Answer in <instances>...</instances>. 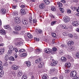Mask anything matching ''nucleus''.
Returning <instances> with one entry per match:
<instances>
[{"label":"nucleus","mask_w":79,"mask_h":79,"mask_svg":"<svg viewBox=\"0 0 79 79\" xmlns=\"http://www.w3.org/2000/svg\"><path fill=\"white\" fill-rule=\"evenodd\" d=\"M14 40L16 41L15 43V45L16 46L19 47L20 45H22L23 44V42H22L23 40L20 38H15Z\"/></svg>","instance_id":"1"},{"label":"nucleus","mask_w":79,"mask_h":79,"mask_svg":"<svg viewBox=\"0 0 79 79\" xmlns=\"http://www.w3.org/2000/svg\"><path fill=\"white\" fill-rule=\"evenodd\" d=\"M20 18L19 17H16L14 19V22L16 24H19L21 23V21L19 20Z\"/></svg>","instance_id":"2"},{"label":"nucleus","mask_w":79,"mask_h":79,"mask_svg":"<svg viewBox=\"0 0 79 79\" xmlns=\"http://www.w3.org/2000/svg\"><path fill=\"white\" fill-rule=\"evenodd\" d=\"M77 74V72L76 71H73L71 72L70 74L71 77H74L76 76Z\"/></svg>","instance_id":"3"},{"label":"nucleus","mask_w":79,"mask_h":79,"mask_svg":"<svg viewBox=\"0 0 79 79\" xmlns=\"http://www.w3.org/2000/svg\"><path fill=\"white\" fill-rule=\"evenodd\" d=\"M3 69V66L0 65V77H2V75L4 74V72L2 70Z\"/></svg>","instance_id":"4"},{"label":"nucleus","mask_w":79,"mask_h":79,"mask_svg":"<svg viewBox=\"0 0 79 79\" xmlns=\"http://www.w3.org/2000/svg\"><path fill=\"white\" fill-rule=\"evenodd\" d=\"M63 19L64 23H68V22H69V21H70V19H69V17L67 16L64 17Z\"/></svg>","instance_id":"5"},{"label":"nucleus","mask_w":79,"mask_h":79,"mask_svg":"<svg viewBox=\"0 0 79 79\" xmlns=\"http://www.w3.org/2000/svg\"><path fill=\"white\" fill-rule=\"evenodd\" d=\"M14 29L16 31H21V27L20 26H15Z\"/></svg>","instance_id":"6"},{"label":"nucleus","mask_w":79,"mask_h":79,"mask_svg":"<svg viewBox=\"0 0 79 79\" xmlns=\"http://www.w3.org/2000/svg\"><path fill=\"white\" fill-rule=\"evenodd\" d=\"M22 22L23 24L24 25H27V26H28L29 25V21L28 20H22Z\"/></svg>","instance_id":"7"},{"label":"nucleus","mask_w":79,"mask_h":79,"mask_svg":"<svg viewBox=\"0 0 79 79\" xmlns=\"http://www.w3.org/2000/svg\"><path fill=\"white\" fill-rule=\"evenodd\" d=\"M57 63L58 61L56 60H53L51 63V65L52 67L55 66H56V65L57 64Z\"/></svg>","instance_id":"8"},{"label":"nucleus","mask_w":79,"mask_h":79,"mask_svg":"<svg viewBox=\"0 0 79 79\" xmlns=\"http://www.w3.org/2000/svg\"><path fill=\"white\" fill-rule=\"evenodd\" d=\"M11 68L12 69H14V70H17L18 68H19V66L16 65H12L11 66Z\"/></svg>","instance_id":"9"},{"label":"nucleus","mask_w":79,"mask_h":79,"mask_svg":"<svg viewBox=\"0 0 79 79\" xmlns=\"http://www.w3.org/2000/svg\"><path fill=\"white\" fill-rule=\"evenodd\" d=\"M72 24L73 26H77L79 25V22L77 21L73 22Z\"/></svg>","instance_id":"10"},{"label":"nucleus","mask_w":79,"mask_h":79,"mask_svg":"<svg viewBox=\"0 0 79 79\" xmlns=\"http://www.w3.org/2000/svg\"><path fill=\"white\" fill-rule=\"evenodd\" d=\"M44 63L41 62L39 64L38 67V68H42L44 66Z\"/></svg>","instance_id":"11"},{"label":"nucleus","mask_w":79,"mask_h":79,"mask_svg":"<svg viewBox=\"0 0 79 79\" xmlns=\"http://www.w3.org/2000/svg\"><path fill=\"white\" fill-rule=\"evenodd\" d=\"M6 13V9H2L0 11V13L2 15H4Z\"/></svg>","instance_id":"12"},{"label":"nucleus","mask_w":79,"mask_h":79,"mask_svg":"<svg viewBox=\"0 0 79 79\" xmlns=\"http://www.w3.org/2000/svg\"><path fill=\"white\" fill-rule=\"evenodd\" d=\"M74 44V41H68L67 43V45L69 46H71V45H73Z\"/></svg>","instance_id":"13"},{"label":"nucleus","mask_w":79,"mask_h":79,"mask_svg":"<svg viewBox=\"0 0 79 79\" xmlns=\"http://www.w3.org/2000/svg\"><path fill=\"white\" fill-rule=\"evenodd\" d=\"M45 52L47 53H51L52 52V49H50L49 48H47L46 49H45Z\"/></svg>","instance_id":"14"},{"label":"nucleus","mask_w":79,"mask_h":79,"mask_svg":"<svg viewBox=\"0 0 79 79\" xmlns=\"http://www.w3.org/2000/svg\"><path fill=\"white\" fill-rule=\"evenodd\" d=\"M5 51V48H3L0 49V55H3L4 53V52Z\"/></svg>","instance_id":"15"},{"label":"nucleus","mask_w":79,"mask_h":79,"mask_svg":"<svg viewBox=\"0 0 79 79\" xmlns=\"http://www.w3.org/2000/svg\"><path fill=\"white\" fill-rule=\"evenodd\" d=\"M60 61L62 62H65L67 61V59L65 57H62L61 58Z\"/></svg>","instance_id":"16"},{"label":"nucleus","mask_w":79,"mask_h":79,"mask_svg":"<svg viewBox=\"0 0 79 79\" xmlns=\"http://www.w3.org/2000/svg\"><path fill=\"white\" fill-rule=\"evenodd\" d=\"M45 5L44 3H41L39 5V8L40 9L43 10L45 8Z\"/></svg>","instance_id":"17"},{"label":"nucleus","mask_w":79,"mask_h":79,"mask_svg":"<svg viewBox=\"0 0 79 79\" xmlns=\"http://www.w3.org/2000/svg\"><path fill=\"white\" fill-rule=\"evenodd\" d=\"M42 60V59L41 58H39L35 61V63L36 64H38V63H40L41 62V61Z\"/></svg>","instance_id":"18"},{"label":"nucleus","mask_w":79,"mask_h":79,"mask_svg":"<svg viewBox=\"0 0 79 79\" xmlns=\"http://www.w3.org/2000/svg\"><path fill=\"white\" fill-rule=\"evenodd\" d=\"M60 27L62 29H68V27H67L66 25H60Z\"/></svg>","instance_id":"19"},{"label":"nucleus","mask_w":79,"mask_h":79,"mask_svg":"<svg viewBox=\"0 0 79 79\" xmlns=\"http://www.w3.org/2000/svg\"><path fill=\"white\" fill-rule=\"evenodd\" d=\"M36 32L38 33V34H42V30L39 28H36Z\"/></svg>","instance_id":"20"},{"label":"nucleus","mask_w":79,"mask_h":79,"mask_svg":"<svg viewBox=\"0 0 79 79\" xmlns=\"http://www.w3.org/2000/svg\"><path fill=\"white\" fill-rule=\"evenodd\" d=\"M26 64L27 66L28 67H30L31 66V62L30 61H28L26 62Z\"/></svg>","instance_id":"21"},{"label":"nucleus","mask_w":79,"mask_h":79,"mask_svg":"<svg viewBox=\"0 0 79 79\" xmlns=\"http://www.w3.org/2000/svg\"><path fill=\"white\" fill-rule=\"evenodd\" d=\"M5 33H6V31H5V30L2 29L0 30V34H1V35H5Z\"/></svg>","instance_id":"22"},{"label":"nucleus","mask_w":79,"mask_h":79,"mask_svg":"<svg viewBox=\"0 0 79 79\" xmlns=\"http://www.w3.org/2000/svg\"><path fill=\"white\" fill-rule=\"evenodd\" d=\"M12 15L14 16H16L18 15V12L17 11H14L12 13Z\"/></svg>","instance_id":"23"},{"label":"nucleus","mask_w":79,"mask_h":79,"mask_svg":"<svg viewBox=\"0 0 79 79\" xmlns=\"http://www.w3.org/2000/svg\"><path fill=\"white\" fill-rule=\"evenodd\" d=\"M55 71V68H52L50 69L49 72V74H52V73H53Z\"/></svg>","instance_id":"24"},{"label":"nucleus","mask_w":79,"mask_h":79,"mask_svg":"<svg viewBox=\"0 0 79 79\" xmlns=\"http://www.w3.org/2000/svg\"><path fill=\"white\" fill-rule=\"evenodd\" d=\"M21 15H24L26 14V11L25 10L23 9H22L21 10Z\"/></svg>","instance_id":"25"},{"label":"nucleus","mask_w":79,"mask_h":79,"mask_svg":"<svg viewBox=\"0 0 79 79\" xmlns=\"http://www.w3.org/2000/svg\"><path fill=\"white\" fill-rule=\"evenodd\" d=\"M8 48L10 50H11L14 51V49L15 48V47H13L12 45H9Z\"/></svg>","instance_id":"26"},{"label":"nucleus","mask_w":79,"mask_h":79,"mask_svg":"<svg viewBox=\"0 0 79 79\" xmlns=\"http://www.w3.org/2000/svg\"><path fill=\"white\" fill-rule=\"evenodd\" d=\"M48 75L46 74H44L42 76L43 79H47Z\"/></svg>","instance_id":"27"},{"label":"nucleus","mask_w":79,"mask_h":79,"mask_svg":"<svg viewBox=\"0 0 79 79\" xmlns=\"http://www.w3.org/2000/svg\"><path fill=\"white\" fill-rule=\"evenodd\" d=\"M22 75H23V73L21 72V71H19L18 72L17 76H18V77H21Z\"/></svg>","instance_id":"28"},{"label":"nucleus","mask_w":79,"mask_h":79,"mask_svg":"<svg viewBox=\"0 0 79 79\" xmlns=\"http://www.w3.org/2000/svg\"><path fill=\"white\" fill-rule=\"evenodd\" d=\"M67 68H69L71 67V63L69 62H68L65 64Z\"/></svg>","instance_id":"29"},{"label":"nucleus","mask_w":79,"mask_h":79,"mask_svg":"<svg viewBox=\"0 0 79 79\" xmlns=\"http://www.w3.org/2000/svg\"><path fill=\"white\" fill-rule=\"evenodd\" d=\"M74 49V47H72L71 48H70L68 49V50L69 51V52H71V51H73Z\"/></svg>","instance_id":"30"},{"label":"nucleus","mask_w":79,"mask_h":79,"mask_svg":"<svg viewBox=\"0 0 79 79\" xmlns=\"http://www.w3.org/2000/svg\"><path fill=\"white\" fill-rule=\"evenodd\" d=\"M27 36L30 39H32V35H31V34L30 33H28L27 34Z\"/></svg>","instance_id":"31"},{"label":"nucleus","mask_w":79,"mask_h":79,"mask_svg":"<svg viewBox=\"0 0 79 79\" xmlns=\"http://www.w3.org/2000/svg\"><path fill=\"white\" fill-rule=\"evenodd\" d=\"M9 59V57H8V55L6 54L5 56V60H6V61H8Z\"/></svg>","instance_id":"32"},{"label":"nucleus","mask_w":79,"mask_h":79,"mask_svg":"<svg viewBox=\"0 0 79 79\" xmlns=\"http://www.w3.org/2000/svg\"><path fill=\"white\" fill-rule=\"evenodd\" d=\"M4 28L5 29H8L10 28V26L8 25H5L4 26Z\"/></svg>","instance_id":"33"},{"label":"nucleus","mask_w":79,"mask_h":79,"mask_svg":"<svg viewBox=\"0 0 79 79\" xmlns=\"http://www.w3.org/2000/svg\"><path fill=\"white\" fill-rule=\"evenodd\" d=\"M36 52L37 53V54H39V53H40V52H42V50H40L39 49H37L36 50Z\"/></svg>","instance_id":"34"},{"label":"nucleus","mask_w":79,"mask_h":79,"mask_svg":"<svg viewBox=\"0 0 79 79\" xmlns=\"http://www.w3.org/2000/svg\"><path fill=\"white\" fill-rule=\"evenodd\" d=\"M44 3H45L46 5H48L50 3V2L48 0H44Z\"/></svg>","instance_id":"35"},{"label":"nucleus","mask_w":79,"mask_h":79,"mask_svg":"<svg viewBox=\"0 0 79 79\" xmlns=\"http://www.w3.org/2000/svg\"><path fill=\"white\" fill-rule=\"evenodd\" d=\"M9 60L10 61H15V58L13 56H10L9 57Z\"/></svg>","instance_id":"36"},{"label":"nucleus","mask_w":79,"mask_h":79,"mask_svg":"<svg viewBox=\"0 0 79 79\" xmlns=\"http://www.w3.org/2000/svg\"><path fill=\"white\" fill-rule=\"evenodd\" d=\"M75 56L77 58H79V52H77L75 54Z\"/></svg>","instance_id":"37"},{"label":"nucleus","mask_w":79,"mask_h":79,"mask_svg":"<svg viewBox=\"0 0 79 79\" xmlns=\"http://www.w3.org/2000/svg\"><path fill=\"white\" fill-rule=\"evenodd\" d=\"M27 55V54L23 53L20 56H21V57H24V56H26Z\"/></svg>","instance_id":"38"},{"label":"nucleus","mask_w":79,"mask_h":79,"mask_svg":"<svg viewBox=\"0 0 79 79\" xmlns=\"http://www.w3.org/2000/svg\"><path fill=\"white\" fill-rule=\"evenodd\" d=\"M51 10L52 11H56V9H55V7L54 6L52 7Z\"/></svg>","instance_id":"39"},{"label":"nucleus","mask_w":79,"mask_h":79,"mask_svg":"<svg viewBox=\"0 0 79 79\" xmlns=\"http://www.w3.org/2000/svg\"><path fill=\"white\" fill-rule=\"evenodd\" d=\"M52 50L53 52H55L57 50V49L55 47H54L52 48Z\"/></svg>","instance_id":"40"},{"label":"nucleus","mask_w":79,"mask_h":79,"mask_svg":"<svg viewBox=\"0 0 79 79\" xmlns=\"http://www.w3.org/2000/svg\"><path fill=\"white\" fill-rule=\"evenodd\" d=\"M22 79H27V76L26 75H24L22 76Z\"/></svg>","instance_id":"41"},{"label":"nucleus","mask_w":79,"mask_h":79,"mask_svg":"<svg viewBox=\"0 0 79 79\" xmlns=\"http://www.w3.org/2000/svg\"><path fill=\"white\" fill-rule=\"evenodd\" d=\"M59 53L60 55H63V51L62 50H60L59 51Z\"/></svg>","instance_id":"42"},{"label":"nucleus","mask_w":79,"mask_h":79,"mask_svg":"<svg viewBox=\"0 0 79 79\" xmlns=\"http://www.w3.org/2000/svg\"><path fill=\"white\" fill-rule=\"evenodd\" d=\"M66 56L67 57L68 59H72V58L71 57V56L69 55H66Z\"/></svg>","instance_id":"43"},{"label":"nucleus","mask_w":79,"mask_h":79,"mask_svg":"<svg viewBox=\"0 0 79 79\" xmlns=\"http://www.w3.org/2000/svg\"><path fill=\"white\" fill-rule=\"evenodd\" d=\"M12 51H12L11 50H9L8 52V54H9V55H11V54L12 53Z\"/></svg>","instance_id":"44"},{"label":"nucleus","mask_w":79,"mask_h":79,"mask_svg":"<svg viewBox=\"0 0 79 79\" xmlns=\"http://www.w3.org/2000/svg\"><path fill=\"white\" fill-rule=\"evenodd\" d=\"M67 13L68 14H69L70 13H71V10L69 9H67Z\"/></svg>","instance_id":"45"},{"label":"nucleus","mask_w":79,"mask_h":79,"mask_svg":"<svg viewBox=\"0 0 79 79\" xmlns=\"http://www.w3.org/2000/svg\"><path fill=\"white\" fill-rule=\"evenodd\" d=\"M68 36L69 37H70V38H73V34H71V33L69 34H68Z\"/></svg>","instance_id":"46"},{"label":"nucleus","mask_w":79,"mask_h":79,"mask_svg":"<svg viewBox=\"0 0 79 79\" xmlns=\"http://www.w3.org/2000/svg\"><path fill=\"white\" fill-rule=\"evenodd\" d=\"M29 19L30 23H32V17H30L29 18Z\"/></svg>","instance_id":"47"},{"label":"nucleus","mask_w":79,"mask_h":79,"mask_svg":"<svg viewBox=\"0 0 79 79\" xmlns=\"http://www.w3.org/2000/svg\"><path fill=\"white\" fill-rule=\"evenodd\" d=\"M64 72L65 73H69L70 72V70L69 69H66L65 70Z\"/></svg>","instance_id":"48"},{"label":"nucleus","mask_w":79,"mask_h":79,"mask_svg":"<svg viewBox=\"0 0 79 79\" xmlns=\"http://www.w3.org/2000/svg\"><path fill=\"white\" fill-rule=\"evenodd\" d=\"M56 22V21H54L52 22L51 24L52 26H54V25H55Z\"/></svg>","instance_id":"49"},{"label":"nucleus","mask_w":79,"mask_h":79,"mask_svg":"<svg viewBox=\"0 0 79 79\" xmlns=\"http://www.w3.org/2000/svg\"><path fill=\"white\" fill-rule=\"evenodd\" d=\"M26 31H22L20 33V34L21 35H24V34H25V33Z\"/></svg>","instance_id":"50"},{"label":"nucleus","mask_w":79,"mask_h":79,"mask_svg":"<svg viewBox=\"0 0 79 79\" xmlns=\"http://www.w3.org/2000/svg\"><path fill=\"white\" fill-rule=\"evenodd\" d=\"M4 66H5V67H8V63L7 62H6L3 64Z\"/></svg>","instance_id":"51"},{"label":"nucleus","mask_w":79,"mask_h":79,"mask_svg":"<svg viewBox=\"0 0 79 79\" xmlns=\"http://www.w3.org/2000/svg\"><path fill=\"white\" fill-rule=\"evenodd\" d=\"M61 13H64V9L63 8H60V9Z\"/></svg>","instance_id":"52"},{"label":"nucleus","mask_w":79,"mask_h":79,"mask_svg":"<svg viewBox=\"0 0 79 79\" xmlns=\"http://www.w3.org/2000/svg\"><path fill=\"white\" fill-rule=\"evenodd\" d=\"M12 33L14 35L18 34V32H16L15 31H12Z\"/></svg>","instance_id":"53"},{"label":"nucleus","mask_w":79,"mask_h":79,"mask_svg":"<svg viewBox=\"0 0 79 79\" xmlns=\"http://www.w3.org/2000/svg\"><path fill=\"white\" fill-rule=\"evenodd\" d=\"M72 9L73 11H74V10H76L77 9V7H72Z\"/></svg>","instance_id":"54"},{"label":"nucleus","mask_w":79,"mask_h":79,"mask_svg":"<svg viewBox=\"0 0 79 79\" xmlns=\"http://www.w3.org/2000/svg\"><path fill=\"white\" fill-rule=\"evenodd\" d=\"M14 50H15V52L16 53H17V52H18V48H14Z\"/></svg>","instance_id":"55"},{"label":"nucleus","mask_w":79,"mask_h":79,"mask_svg":"<svg viewBox=\"0 0 79 79\" xmlns=\"http://www.w3.org/2000/svg\"><path fill=\"white\" fill-rule=\"evenodd\" d=\"M52 36L54 37H56V34L55 33H52Z\"/></svg>","instance_id":"56"},{"label":"nucleus","mask_w":79,"mask_h":79,"mask_svg":"<svg viewBox=\"0 0 79 79\" xmlns=\"http://www.w3.org/2000/svg\"><path fill=\"white\" fill-rule=\"evenodd\" d=\"M74 37L76 39H78L77 36L76 35V34H75L74 35Z\"/></svg>","instance_id":"57"},{"label":"nucleus","mask_w":79,"mask_h":79,"mask_svg":"<svg viewBox=\"0 0 79 79\" xmlns=\"http://www.w3.org/2000/svg\"><path fill=\"white\" fill-rule=\"evenodd\" d=\"M63 34H64V35L65 36L67 35H68V32H66L64 33Z\"/></svg>","instance_id":"58"},{"label":"nucleus","mask_w":79,"mask_h":79,"mask_svg":"<svg viewBox=\"0 0 79 79\" xmlns=\"http://www.w3.org/2000/svg\"><path fill=\"white\" fill-rule=\"evenodd\" d=\"M17 8V6H12L13 9H16Z\"/></svg>","instance_id":"59"},{"label":"nucleus","mask_w":79,"mask_h":79,"mask_svg":"<svg viewBox=\"0 0 79 79\" xmlns=\"http://www.w3.org/2000/svg\"><path fill=\"white\" fill-rule=\"evenodd\" d=\"M33 22L34 23H36L37 22V20H36V19H33Z\"/></svg>","instance_id":"60"},{"label":"nucleus","mask_w":79,"mask_h":79,"mask_svg":"<svg viewBox=\"0 0 79 79\" xmlns=\"http://www.w3.org/2000/svg\"><path fill=\"white\" fill-rule=\"evenodd\" d=\"M20 7L21 8H24V7H25V4H23Z\"/></svg>","instance_id":"61"},{"label":"nucleus","mask_w":79,"mask_h":79,"mask_svg":"<svg viewBox=\"0 0 79 79\" xmlns=\"http://www.w3.org/2000/svg\"><path fill=\"white\" fill-rule=\"evenodd\" d=\"M76 31L77 32L79 33V28H77L76 29Z\"/></svg>","instance_id":"62"},{"label":"nucleus","mask_w":79,"mask_h":79,"mask_svg":"<svg viewBox=\"0 0 79 79\" xmlns=\"http://www.w3.org/2000/svg\"><path fill=\"white\" fill-rule=\"evenodd\" d=\"M35 39L36 40V41L37 42L39 41V39L38 38H35Z\"/></svg>","instance_id":"63"},{"label":"nucleus","mask_w":79,"mask_h":79,"mask_svg":"<svg viewBox=\"0 0 79 79\" xmlns=\"http://www.w3.org/2000/svg\"><path fill=\"white\" fill-rule=\"evenodd\" d=\"M3 40V38L1 36H0V42H2Z\"/></svg>","instance_id":"64"}]
</instances>
